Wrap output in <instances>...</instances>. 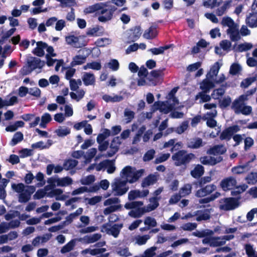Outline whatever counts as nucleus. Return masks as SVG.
<instances>
[{"label": "nucleus", "mask_w": 257, "mask_h": 257, "mask_svg": "<svg viewBox=\"0 0 257 257\" xmlns=\"http://www.w3.org/2000/svg\"><path fill=\"white\" fill-rule=\"evenodd\" d=\"M145 172L144 169L137 170L135 168L130 166L125 167L121 171L120 175L126 183L131 184L137 182Z\"/></svg>", "instance_id": "1"}, {"label": "nucleus", "mask_w": 257, "mask_h": 257, "mask_svg": "<svg viewBox=\"0 0 257 257\" xmlns=\"http://www.w3.org/2000/svg\"><path fill=\"white\" fill-rule=\"evenodd\" d=\"M221 66V64L217 62L210 68L209 72L206 75V78L200 83V87L202 90L206 92L214 87L213 82L211 80L216 77Z\"/></svg>", "instance_id": "2"}, {"label": "nucleus", "mask_w": 257, "mask_h": 257, "mask_svg": "<svg viewBox=\"0 0 257 257\" xmlns=\"http://www.w3.org/2000/svg\"><path fill=\"white\" fill-rule=\"evenodd\" d=\"M111 187L113 194L118 196L123 195L129 189L126 182L120 178L115 179L111 183Z\"/></svg>", "instance_id": "3"}, {"label": "nucleus", "mask_w": 257, "mask_h": 257, "mask_svg": "<svg viewBox=\"0 0 257 257\" xmlns=\"http://www.w3.org/2000/svg\"><path fill=\"white\" fill-rule=\"evenodd\" d=\"M181 107L180 106H178V104L169 100L166 101L155 102L153 106V109L154 110H159L161 112L165 114H167L173 110L180 109Z\"/></svg>", "instance_id": "4"}, {"label": "nucleus", "mask_w": 257, "mask_h": 257, "mask_svg": "<svg viewBox=\"0 0 257 257\" xmlns=\"http://www.w3.org/2000/svg\"><path fill=\"white\" fill-rule=\"evenodd\" d=\"M100 6V8H99L96 16L99 21L106 22L110 20L112 18L115 9L111 8L105 3H101Z\"/></svg>", "instance_id": "5"}, {"label": "nucleus", "mask_w": 257, "mask_h": 257, "mask_svg": "<svg viewBox=\"0 0 257 257\" xmlns=\"http://www.w3.org/2000/svg\"><path fill=\"white\" fill-rule=\"evenodd\" d=\"M119 202L120 200L116 197L110 198L105 200L103 205L106 207L103 210V214L105 215H107L119 210L121 208Z\"/></svg>", "instance_id": "6"}, {"label": "nucleus", "mask_w": 257, "mask_h": 257, "mask_svg": "<svg viewBox=\"0 0 257 257\" xmlns=\"http://www.w3.org/2000/svg\"><path fill=\"white\" fill-rule=\"evenodd\" d=\"M194 158L195 155L193 154H187L184 151H180L172 156V159L177 166L188 163Z\"/></svg>", "instance_id": "7"}, {"label": "nucleus", "mask_w": 257, "mask_h": 257, "mask_svg": "<svg viewBox=\"0 0 257 257\" xmlns=\"http://www.w3.org/2000/svg\"><path fill=\"white\" fill-rule=\"evenodd\" d=\"M47 182L53 188L56 186L62 187L69 186L73 184V181L68 176L62 178L56 176L49 178Z\"/></svg>", "instance_id": "8"}, {"label": "nucleus", "mask_w": 257, "mask_h": 257, "mask_svg": "<svg viewBox=\"0 0 257 257\" xmlns=\"http://www.w3.org/2000/svg\"><path fill=\"white\" fill-rule=\"evenodd\" d=\"M238 206V200L234 198H225L219 200V208L223 210H233Z\"/></svg>", "instance_id": "9"}, {"label": "nucleus", "mask_w": 257, "mask_h": 257, "mask_svg": "<svg viewBox=\"0 0 257 257\" xmlns=\"http://www.w3.org/2000/svg\"><path fill=\"white\" fill-rule=\"evenodd\" d=\"M122 227L121 224H115L111 226L108 223H105L101 227V231L111 235L115 238H117L119 234L120 231Z\"/></svg>", "instance_id": "10"}, {"label": "nucleus", "mask_w": 257, "mask_h": 257, "mask_svg": "<svg viewBox=\"0 0 257 257\" xmlns=\"http://www.w3.org/2000/svg\"><path fill=\"white\" fill-rule=\"evenodd\" d=\"M232 109L237 114L241 113L244 115L249 114L252 111V108L248 105H245L244 103L238 101H234L232 105Z\"/></svg>", "instance_id": "11"}, {"label": "nucleus", "mask_w": 257, "mask_h": 257, "mask_svg": "<svg viewBox=\"0 0 257 257\" xmlns=\"http://www.w3.org/2000/svg\"><path fill=\"white\" fill-rule=\"evenodd\" d=\"M121 144V142L120 137H116L114 138L111 142L110 149L107 152L105 156L110 157L113 156L118 151Z\"/></svg>", "instance_id": "12"}, {"label": "nucleus", "mask_w": 257, "mask_h": 257, "mask_svg": "<svg viewBox=\"0 0 257 257\" xmlns=\"http://www.w3.org/2000/svg\"><path fill=\"white\" fill-rule=\"evenodd\" d=\"M35 191V188L34 186H27L24 191L20 194L19 201L22 203L27 202L30 200L31 195Z\"/></svg>", "instance_id": "13"}, {"label": "nucleus", "mask_w": 257, "mask_h": 257, "mask_svg": "<svg viewBox=\"0 0 257 257\" xmlns=\"http://www.w3.org/2000/svg\"><path fill=\"white\" fill-rule=\"evenodd\" d=\"M222 160L221 156L212 157V156H204L200 158V162L205 165H214Z\"/></svg>", "instance_id": "14"}, {"label": "nucleus", "mask_w": 257, "mask_h": 257, "mask_svg": "<svg viewBox=\"0 0 257 257\" xmlns=\"http://www.w3.org/2000/svg\"><path fill=\"white\" fill-rule=\"evenodd\" d=\"M236 185V181L233 177H228L222 180L220 186L224 191L232 189Z\"/></svg>", "instance_id": "15"}, {"label": "nucleus", "mask_w": 257, "mask_h": 257, "mask_svg": "<svg viewBox=\"0 0 257 257\" xmlns=\"http://www.w3.org/2000/svg\"><path fill=\"white\" fill-rule=\"evenodd\" d=\"M216 186L213 184L206 185L205 187L197 190L195 193L197 197H203L206 196L214 191Z\"/></svg>", "instance_id": "16"}, {"label": "nucleus", "mask_w": 257, "mask_h": 257, "mask_svg": "<svg viewBox=\"0 0 257 257\" xmlns=\"http://www.w3.org/2000/svg\"><path fill=\"white\" fill-rule=\"evenodd\" d=\"M149 193V191L148 189L143 190H134L131 191L128 194V199L130 200H133L138 198L145 197Z\"/></svg>", "instance_id": "17"}, {"label": "nucleus", "mask_w": 257, "mask_h": 257, "mask_svg": "<svg viewBox=\"0 0 257 257\" xmlns=\"http://www.w3.org/2000/svg\"><path fill=\"white\" fill-rule=\"evenodd\" d=\"M81 36L77 37L74 35L66 36L65 41L67 44L75 48H80L83 46V44L80 42Z\"/></svg>", "instance_id": "18"}, {"label": "nucleus", "mask_w": 257, "mask_h": 257, "mask_svg": "<svg viewBox=\"0 0 257 257\" xmlns=\"http://www.w3.org/2000/svg\"><path fill=\"white\" fill-rule=\"evenodd\" d=\"M99 189V187L97 185H94L93 186L89 187V188L87 187L83 186L79 187L76 189L73 190L71 194L73 196L82 194L85 192H96Z\"/></svg>", "instance_id": "19"}, {"label": "nucleus", "mask_w": 257, "mask_h": 257, "mask_svg": "<svg viewBox=\"0 0 257 257\" xmlns=\"http://www.w3.org/2000/svg\"><path fill=\"white\" fill-rule=\"evenodd\" d=\"M63 191L61 189H54L48 193L47 196L49 197H55L57 200L64 201L66 200L68 196L63 194Z\"/></svg>", "instance_id": "20"}, {"label": "nucleus", "mask_w": 257, "mask_h": 257, "mask_svg": "<svg viewBox=\"0 0 257 257\" xmlns=\"http://www.w3.org/2000/svg\"><path fill=\"white\" fill-rule=\"evenodd\" d=\"M219 46L220 47H216L215 48V52L217 54L222 55V50L227 52L230 50L231 43L229 41L224 40L220 42Z\"/></svg>", "instance_id": "21"}, {"label": "nucleus", "mask_w": 257, "mask_h": 257, "mask_svg": "<svg viewBox=\"0 0 257 257\" xmlns=\"http://www.w3.org/2000/svg\"><path fill=\"white\" fill-rule=\"evenodd\" d=\"M101 237V235L99 233H94L89 235L84 236L82 238L78 239L84 243H92L98 240Z\"/></svg>", "instance_id": "22"}, {"label": "nucleus", "mask_w": 257, "mask_h": 257, "mask_svg": "<svg viewBox=\"0 0 257 257\" xmlns=\"http://www.w3.org/2000/svg\"><path fill=\"white\" fill-rule=\"evenodd\" d=\"M47 47V44L42 41L36 43V47L33 50V53L39 57H42L45 54L44 50Z\"/></svg>", "instance_id": "23"}, {"label": "nucleus", "mask_w": 257, "mask_h": 257, "mask_svg": "<svg viewBox=\"0 0 257 257\" xmlns=\"http://www.w3.org/2000/svg\"><path fill=\"white\" fill-rule=\"evenodd\" d=\"M204 107L206 109H210V111H208L204 115L205 118H210L215 117L217 114L216 110V105L214 103H205Z\"/></svg>", "instance_id": "24"}, {"label": "nucleus", "mask_w": 257, "mask_h": 257, "mask_svg": "<svg viewBox=\"0 0 257 257\" xmlns=\"http://www.w3.org/2000/svg\"><path fill=\"white\" fill-rule=\"evenodd\" d=\"M82 80L86 86L93 85L95 82L94 74L89 72H84L82 76Z\"/></svg>", "instance_id": "25"}, {"label": "nucleus", "mask_w": 257, "mask_h": 257, "mask_svg": "<svg viewBox=\"0 0 257 257\" xmlns=\"http://www.w3.org/2000/svg\"><path fill=\"white\" fill-rule=\"evenodd\" d=\"M226 32L232 41H236L240 39L238 27L237 25L230 29H228Z\"/></svg>", "instance_id": "26"}, {"label": "nucleus", "mask_w": 257, "mask_h": 257, "mask_svg": "<svg viewBox=\"0 0 257 257\" xmlns=\"http://www.w3.org/2000/svg\"><path fill=\"white\" fill-rule=\"evenodd\" d=\"M18 98L15 96L7 97L5 99L0 97V107L3 108L5 106H12L17 103Z\"/></svg>", "instance_id": "27"}, {"label": "nucleus", "mask_w": 257, "mask_h": 257, "mask_svg": "<svg viewBox=\"0 0 257 257\" xmlns=\"http://www.w3.org/2000/svg\"><path fill=\"white\" fill-rule=\"evenodd\" d=\"M226 151V149L223 145H216L207 151V154L210 155H221Z\"/></svg>", "instance_id": "28"}, {"label": "nucleus", "mask_w": 257, "mask_h": 257, "mask_svg": "<svg viewBox=\"0 0 257 257\" xmlns=\"http://www.w3.org/2000/svg\"><path fill=\"white\" fill-rule=\"evenodd\" d=\"M250 169L249 163L242 165H239L236 167H233L231 169L232 172L233 174H239L244 173L248 171Z\"/></svg>", "instance_id": "29"}, {"label": "nucleus", "mask_w": 257, "mask_h": 257, "mask_svg": "<svg viewBox=\"0 0 257 257\" xmlns=\"http://www.w3.org/2000/svg\"><path fill=\"white\" fill-rule=\"evenodd\" d=\"M150 238V236L148 234L140 235H137L134 237L133 241L135 244L142 245L146 243L147 241Z\"/></svg>", "instance_id": "30"}, {"label": "nucleus", "mask_w": 257, "mask_h": 257, "mask_svg": "<svg viewBox=\"0 0 257 257\" xmlns=\"http://www.w3.org/2000/svg\"><path fill=\"white\" fill-rule=\"evenodd\" d=\"M158 180L157 176L155 175H150L144 178L142 182V187H147L155 184Z\"/></svg>", "instance_id": "31"}, {"label": "nucleus", "mask_w": 257, "mask_h": 257, "mask_svg": "<svg viewBox=\"0 0 257 257\" xmlns=\"http://www.w3.org/2000/svg\"><path fill=\"white\" fill-rule=\"evenodd\" d=\"M53 144V141L48 140L46 143L43 141H40L32 145V148L33 149H45L49 148Z\"/></svg>", "instance_id": "32"}, {"label": "nucleus", "mask_w": 257, "mask_h": 257, "mask_svg": "<svg viewBox=\"0 0 257 257\" xmlns=\"http://www.w3.org/2000/svg\"><path fill=\"white\" fill-rule=\"evenodd\" d=\"M77 241V239H73L71 240L62 247L60 252L62 253H66L72 250L76 245Z\"/></svg>", "instance_id": "33"}, {"label": "nucleus", "mask_w": 257, "mask_h": 257, "mask_svg": "<svg viewBox=\"0 0 257 257\" xmlns=\"http://www.w3.org/2000/svg\"><path fill=\"white\" fill-rule=\"evenodd\" d=\"M159 198L157 197H152L150 199V204L147 206L144 207L146 212H150L155 209L159 206Z\"/></svg>", "instance_id": "34"}, {"label": "nucleus", "mask_w": 257, "mask_h": 257, "mask_svg": "<svg viewBox=\"0 0 257 257\" xmlns=\"http://www.w3.org/2000/svg\"><path fill=\"white\" fill-rule=\"evenodd\" d=\"M146 211L145 208L140 207L131 210L128 212V215L133 218H139L141 217Z\"/></svg>", "instance_id": "35"}, {"label": "nucleus", "mask_w": 257, "mask_h": 257, "mask_svg": "<svg viewBox=\"0 0 257 257\" xmlns=\"http://www.w3.org/2000/svg\"><path fill=\"white\" fill-rule=\"evenodd\" d=\"M246 22L250 27H257V13L250 14L247 16Z\"/></svg>", "instance_id": "36"}, {"label": "nucleus", "mask_w": 257, "mask_h": 257, "mask_svg": "<svg viewBox=\"0 0 257 257\" xmlns=\"http://www.w3.org/2000/svg\"><path fill=\"white\" fill-rule=\"evenodd\" d=\"M232 1H225L223 5L220 7L216 11V14L218 16L223 15L231 6Z\"/></svg>", "instance_id": "37"}, {"label": "nucleus", "mask_w": 257, "mask_h": 257, "mask_svg": "<svg viewBox=\"0 0 257 257\" xmlns=\"http://www.w3.org/2000/svg\"><path fill=\"white\" fill-rule=\"evenodd\" d=\"M86 57L85 56L77 55L75 56L71 62V65L72 67L76 65H81L86 61Z\"/></svg>", "instance_id": "38"}, {"label": "nucleus", "mask_w": 257, "mask_h": 257, "mask_svg": "<svg viewBox=\"0 0 257 257\" xmlns=\"http://www.w3.org/2000/svg\"><path fill=\"white\" fill-rule=\"evenodd\" d=\"M116 253L122 257H128L133 255L129 248L126 246L118 247L116 249Z\"/></svg>", "instance_id": "39"}, {"label": "nucleus", "mask_w": 257, "mask_h": 257, "mask_svg": "<svg viewBox=\"0 0 257 257\" xmlns=\"http://www.w3.org/2000/svg\"><path fill=\"white\" fill-rule=\"evenodd\" d=\"M101 68V65L100 62L93 61L87 63L83 66L84 70L93 69L95 70H99Z\"/></svg>", "instance_id": "40"}, {"label": "nucleus", "mask_w": 257, "mask_h": 257, "mask_svg": "<svg viewBox=\"0 0 257 257\" xmlns=\"http://www.w3.org/2000/svg\"><path fill=\"white\" fill-rule=\"evenodd\" d=\"M102 98L105 101L111 102H119L123 99L122 96L114 94L112 96L104 95L103 96Z\"/></svg>", "instance_id": "41"}, {"label": "nucleus", "mask_w": 257, "mask_h": 257, "mask_svg": "<svg viewBox=\"0 0 257 257\" xmlns=\"http://www.w3.org/2000/svg\"><path fill=\"white\" fill-rule=\"evenodd\" d=\"M196 220L197 221L206 220L210 218V211L208 210L199 211L196 213Z\"/></svg>", "instance_id": "42"}, {"label": "nucleus", "mask_w": 257, "mask_h": 257, "mask_svg": "<svg viewBox=\"0 0 257 257\" xmlns=\"http://www.w3.org/2000/svg\"><path fill=\"white\" fill-rule=\"evenodd\" d=\"M203 173L204 167L200 165H197L191 172V174L192 177L195 178L200 177Z\"/></svg>", "instance_id": "43"}, {"label": "nucleus", "mask_w": 257, "mask_h": 257, "mask_svg": "<svg viewBox=\"0 0 257 257\" xmlns=\"http://www.w3.org/2000/svg\"><path fill=\"white\" fill-rule=\"evenodd\" d=\"M111 135V132L108 129H103L101 133L97 137V142L98 144L103 142L106 138Z\"/></svg>", "instance_id": "44"}, {"label": "nucleus", "mask_w": 257, "mask_h": 257, "mask_svg": "<svg viewBox=\"0 0 257 257\" xmlns=\"http://www.w3.org/2000/svg\"><path fill=\"white\" fill-rule=\"evenodd\" d=\"M214 232L209 229H205L201 231L197 230L192 233L193 235L202 238L213 235Z\"/></svg>", "instance_id": "45"}, {"label": "nucleus", "mask_w": 257, "mask_h": 257, "mask_svg": "<svg viewBox=\"0 0 257 257\" xmlns=\"http://www.w3.org/2000/svg\"><path fill=\"white\" fill-rule=\"evenodd\" d=\"M105 67L108 68L113 71H117L119 67V64L116 59H111L105 64Z\"/></svg>", "instance_id": "46"}, {"label": "nucleus", "mask_w": 257, "mask_h": 257, "mask_svg": "<svg viewBox=\"0 0 257 257\" xmlns=\"http://www.w3.org/2000/svg\"><path fill=\"white\" fill-rule=\"evenodd\" d=\"M244 249L247 257H257V251L250 244H246L244 245Z\"/></svg>", "instance_id": "47"}, {"label": "nucleus", "mask_w": 257, "mask_h": 257, "mask_svg": "<svg viewBox=\"0 0 257 257\" xmlns=\"http://www.w3.org/2000/svg\"><path fill=\"white\" fill-rule=\"evenodd\" d=\"M101 3H97L94 5L90 6L87 8H86L84 10V13L85 14H90L93 13H95L96 15L97 16V12L99 10V8L100 7Z\"/></svg>", "instance_id": "48"}, {"label": "nucleus", "mask_w": 257, "mask_h": 257, "mask_svg": "<svg viewBox=\"0 0 257 257\" xmlns=\"http://www.w3.org/2000/svg\"><path fill=\"white\" fill-rule=\"evenodd\" d=\"M70 133V130L66 126H60L58 129L55 131V133L60 137H63Z\"/></svg>", "instance_id": "49"}, {"label": "nucleus", "mask_w": 257, "mask_h": 257, "mask_svg": "<svg viewBox=\"0 0 257 257\" xmlns=\"http://www.w3.org/2000/svg\"><path fill=\"white\" fill-rule=\"evenodd\" d=\"M189 127V121H184L179 126L174 128V132L178 134L181 135L184 133Z\"/></svg>", "instance_id": "50"}, {"label": "nucleus", "mask_w": 257, "mask_h": 257, "mask_svg": "<svg viewBox=\"0 0 257 257\" xmlns=\"http://www.w3.org/2000/svg\"><path fill=\"white\" fill-rule=\"evenodd\" d=\"M83 211V209L81 207L78 208L74 212L70 214L66 217V221L71 223L73 219L81 215Z\"/></svg>", "instance_id": "51"}, {"label": "nucleus", "mask_w": 257, "mask_h": 257, "mask_svg": "<svg viewBox=\"0 0 257 257\" xmlns=\"http://www.w3.org/2000/svg\"><path fill=\"white\" fill-rule=\"evenodd\" d=\"M221 24L224 27H227L228 29H230V28H232L236 25L233 20L228 17H223L221 21Z\"/></svg>", "instance_id": "52"}, {"label": "nucleus", "mask_w": 257, "mask_h": 257, "mask_svg": "<svg viewBox=\"0 0 257 257\" xmlns=\"http://www.w3.org/2000/svg\"><path fill=\"white\" fill-rule=\"evenodd\" d=\"M97 152V150L95 148H91L89 149L86 153L84 156L85 158V163L87 164L89 163L91 159L94 157V156L96 155Z\"/></svg>", "instance_id": "53"}, {"label": "nucleus", "mask_w": 257, "mask_h": 257, "mask_svg": "<svg viewBox=\"0 0 257 257\" xmlns=\"http://www.w3.org/2000/svg\"><path fill=\"white\" fill-rule=\"evenodd\" d=\"M192 186L190 184H187L184 185L179 191V194L182 197H185L191 192Z\"/></svg>", "instance_id": "54"}, {"label": "nucleus", "mask_w": 257, "mask_h": 257, "mask_svg": "<svg viewBox=\"0 0 257 257\" xmlns=\"http://www.w3.org/2000/svg\"><path fill=\"white\" fill-rule=\"evenodd\" d=\"M105 169H107V172L108 173H113L115 170L114 160H105Z\"/></svg>", "instance_id": "55"}, {"label": "nucleus", "mask_w": 257, "mask_h": 257, "mask_svg": "<svg viewBox=\"0 0 257 257\" xmlns=\"http://www.w3.org/2000/svg\"><path fill=\"white\" fill-rule=\"evenodd\" d=\"M52 120L51 115L48 113H45L41 117V121L40 123V126L41 127L45 128L46 126V124Z\"/></svg>", "instance_id": "56"}, {"label": "nucleus", "mask_w": 257, "mask_h": 257, "mask_svg": "<svg viewBox=\"0 0 257 257\" xmlns=\"http://www.w3.org/2000/svg\"><path fill=\"white\" fill-rule=\"evenodd\" d=\"M157 248L155 246H152L146 249L143 254L140 256H135V257H153L156 253L155 251Z\"/></svg>", "instance_id": "57"}, {"label": "nucleus", "mask_w": 257, "mask_h": 257, "mask_svg": "<svg viewBox=\"0 0 257 257\" xmlns=\"http://www.w3.org/2000/svg\"><path fill=\"white\" fill-rule=\"evenodd\" d=\"M95 180L94 175H90L86 177H84L80 180V183L82 185H88L93 183Z\"/></svg>", "instance_id": "58"}, {"label": "nucleus", "mask_w": 257, "mask_h": 257, "mask_svg": "<svg viewBox=\"0 0 257 257\" xmlns=\"http://www.w3.org/2000/svg\"><path fill=\"white\" fill-rule=\"evenodd\" d=\"M248 184H254L257 182V172H251L245 177Z\"/></svg>", "instance_id": "59"}, {"label": "nucleus", "mask_w": 257, "mask_h": 257, "mask_svg": "<svg viewBox=\"0 0 257 257\" xmlns=\"http://www.w3.org/2000/svg\"><path fill=\"white\" fill-rule=\"evenodd\" d=\"M23 139V135L21 132H17L14 136L10 144L14 146L18 143L21 142Z\"/></svg>", "instance_id": "60"}, {"label": "nucleus", "mask_w": 257, "mask_h": 257, "mask_svg": "<svg viewBox=\"0 0 257 257\" xmlns=\"http://www.w3.org/2000/svg\"><path fill=\"white\" fill-rule=\"evenodd\" d=\"M170 47V45H167L164 47L152 48L150 49L149 51L154 55H159L163 54L165 50L168 49Z\"/></svg>", "instance_id": "61"}, {"label": "nucleus", "mask_w": 257, "mask_h": 257, "mask_svg": "<svg viewBox=\"0 0 257 257\" xmlns=\"http://www.w3.org/2000/svg\"><path fill=\"white\" fill-rule=\"evenodd\" d=\"M78 164V162L75 160H68L64 163V168L66 170H69L74 168Z\"/></svg>", "instance_id": "62"}, {"label": "nucleus", "mask_w": 257, "mask_h": 257, "mask_svg": "<svg viewBox=\"0 0 257 257\" xmlns=\"http://www.w3.org/2000/svg\"><path fill=\"white\" fill-rule=\"evenodd\" d=\"M111 43V40L110 39L103 38L97 39L95 43L97 47H105L109 45Z\"/></svg>", "instance_id": "63"}, {"label": "nucleus", "mask_w": 257, "mask_h": 257, "mask_svg": "<svg viewBox=\"0 0 257 257\" xmlns=\"http://www.w3.org/2000/svg\"><path fill=\"white\" fill-rule=\"evenodd\" d=\"M144 224L149 227H154L157 226V223L156 219L151 216L146 217L144 221Z\"/></svg>", "instance_id": "64"}]
</instances>
